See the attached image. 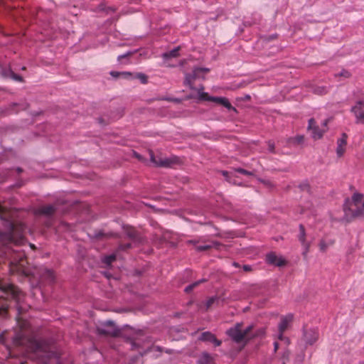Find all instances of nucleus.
Returning a JSON list of instances; mask_svg holds the SVG:
<instances>
[{
    "instance_id": "obj_1",
    "label": "nucleus",
    "mask_w": 364,
    "mask_h": 364,
    "mask_svg": "<svg viewBox=\"0 0 364 364\" xmlns=\"http://www.w3.org/2000/svg\"><path fill=\"white\" fill-rule=\"evenodd\" d=\"M343 211L347 220L361 217L364 215V196L355 193L352 198L347 199L343 205Z\"/></svg>"
},
{
    "instance_id": "obj_2",
    "label": "nucleus",
    "mask_w": 364,
    "mask_h": 364,
    "mask_svg": "<svg viewBox=\"0 0 364 364\" xmlns=\"http://www.w3.org/2000/svg\"><path fill=\"white\" fill-rule=\"evenodd\" d=\"M242 325L237 323L235 327L228 330V335L236 343H240L250 337V333L252 329V326H248L245 330L241 329Z\"/></svg>"
},
{
    "instance_id": "obj_3",
    "label": "nucleus",
    "mask_w": 364,
    "mask_h": 364,
    "mask_svg": "<svg viewBox=\"0 0 364 364\" xmlns=\"http://www.w3.org/2000/svg\"><path fill=\"white\" fill-rule=\"evenodd\" d=\"M99 334L117 336L119 333V330L112 321H107L100 323L97 327Z\"/></svg>"
},
{
    "instance_id": "obj_4",
    "label": "nucleus",
    "mask_w": 364,
    "mask_h": 364,
    "mask_svg": "<svg viewBox=\"0 0 364 364\" xmlns=\"http://www.w3.org/2000/svg\"><path fill=\"white\" fill-rule=\"evenodd\" d=\"M209 71L208 68H195L192 74H186L184 84L188 85L190 89L195 90L193 82L197 78H203L204 75Z\"/></svg>"
},
{
    "instance_id": "obj_5",
    "label": "nucleus",
    "mask_w": 364,
    "mask_h": 364,
    "mask_svg": "<svg viewBox=\"0 0 364 364\" xmlns=\"http://www.w3.org/2000/svg\"><path fill=\"white\" fill-rule=\"evenodd\" d=\"M293 319L292 314H288L285 316L282 317L281 322L278 326L279 333H278V339L281 341L284 342V343L287 346L289 343V340L288 338L283 336V333L287 329L289 323L291 322Z\"/></svg>"
},
{
    "instance_id": "obj_6",
    "label": "nucleus",
    "mask_w": 364,
    "mask_h": 364,
    "mask_svg": "<svg viewBox=\"0 0 364 364\" xmlns=\"http://www.w3.org/2000/svg\"><path fill=\"white\" fill-rule=\"evenodd\" d=\"M0 291L5 294L7 296L18 301L21 296V291L14 284L10 283H3L0 281Z\"/></svg>"
},
{
    "instance_id": "obj_7",
    "label": "nucleus",
    "mask_w": 364,
    "mask_h": 364,
    "mask_svg": "<svg viewBox=\"0 0 364 364\" xmlns=\"http://www.w3.org/2000/svg\"><path fill=\"white\" fill-rule=\"evenodd\" d=\"M298 240L301 242V244L303 247V249H304L302 255H304V257H306V255L309 251V248L311 246V242L307 241L306 240V231H305V228L303 225H299V232L298 235Z\"/></svg>"
},
{
    "instance_id": "obj_8",
    "label": "nucleus",
    "mask_w": 364,
    "mask_h": 364,
    "mask_svg": "<svg viewBox=\"0 0 364 364\" xmlns=\"http://www.w3.org/2000/svg\"><path fill=\"white\" fill-rule=\"evenodd\" d=\"M356 118V123H364V100L358 101L356 105L351 108Z\"/></svg>"
},
{
    "instance_id": "obj_9",
    "label": "nucleus",
    "mask_w": 364,
    "mask_h": 364,
    "mask_svg": "<svg viewBox=\"0 0 364 364\" xmlns=\"http://www.w3.org/2000/svg\"><path fill=\"white\" fill-rule=\"evenodd\" d=\"M308 129L311 130L312 137L315 139H320L322 137L323 133L326 131V129H320L316 124L315 120L311 118L309 120Z\"/></svg>"
},
{
    "instance_id": "obj_10",
    "label": "nucleus",
    "mask_w": 364,
    "mask_h": 364,
    "mask_svg": "<svg viewBox=\"0 0 364 364\" xmlns=\"http://www.w3.org/2000/svg\"><path fill=\"white\" fill-rule=\"evenodd\" d=\"M266 259L269 264L277 267H282L286 264V261L282 257L278 256L274 252L267 254L266 256Z\"/></svg>"
},
{
    "instance_id": "obj_11",
    "label": "nucleus",
    "mask_w": 364,
    "mask_h": 364,
    "mask_svg": "<svg viewBox=\"0 0 364 364\" xmlns=\"http://www.w3.org/2000/svg\"><path fill=\"white\" fill-rule=\"evenodd\" d=\"M304 337L307 344L312 345L317 341L318 333L316 329H309L304 331Z\"/></svg>"
},
{
    "instance_id": "obj_12",
    "label": "nucleus",
    "mask_w": 364,
    "mask_h": 364,
    "mask_svg": "<svg viewBox=\"0 0 364 364\" xmlns=\"http://www.w3.org/2000/svg\"><path fill=\"white\" fill-rule=\"evenodd\" d=\"M203 87L201 85L200 88H198V95L200 100H206V101H211L214 102L215 103H219L220 101H222V97H210L207 92H204L203 91Z\"/></svg>"
},
{
    "instance_id": "obj_13",
    "label": "nucleus",
    "mask_w": 364,
    "mask_h": 364,
    "mask_svg": "<svg viewBox=\"0 0 364 364\" xmlns=\"http://www.w3.org/2000/svg\"><path fill=\"white\" fill-rule=\"evenodd\" d=\"M151 161L156 166L168 167L171 166L172 161L169 159H157L152 153L150 154Z\"/></svg>"
},
{
    "instance_id": "obj_14",
    "label": "nucleus",
    "mask_w": 364,
    "mask_h": 364,
    "mask_svg": "<svg viewBox=\"0 0 364 364\" xmlns=\"http://www.w3.org/2000/svg\"><path fill=\"white\" fill-rule=\"evenodd\" d=\"M124 232L127 236V237L132 240L134 242L140 243L141 242V239L139 236L138 232L132 227H124Z\"/></svg>"
},
{
    "instance_id": "obj_15",
    "label": "nucleus",
    "mask_w": 364,
    "mask_h": 364,
    "mask_svg": "<svg viewBox=\"0 0 364 364\" xmlns=\"http://www.w3.org/2000/svg\"><path fill=\"white\" fill-rule=\"evenodd\" d=\"M55 205H46L39 208L38 213L47 217L52 216L56 211Z\"/></svg>"
},
{
    "instance_id": "obj_16",
    "label": "nucleus",
    "mask_w": 364,
    "mask_h": 364,
    "mask_svg": "<svg viewBox=\"0 0 364 364\" xmlns=\"http://www.w3.org/2000/svg\"><path fill=\"white\" fill-rule=\"evenodd\" d=\"M110 75L115 78L122 77L127 80L133 79L134 74L130 72H117L112 71Z\"/></svg>"
},
{
    "instance_id": "obj_17",
    "label": "nucleus",
    "mask_w": 364,
    "mask_h": 364,
    "mask_svg": "<svg viewBox=\"0 0 364 364\" xmlns=\"http://www.w3.org/2000/svg\"><path fill=\"white\" fill-rule=\"evenodd\" d=\"M220 245V243L218 242H211L209 244L203 245H197L196 249L198 252L206 251L213 247H218Z\"/></svg>"
},
{
    "instance_id": "obj_18",
    "label": "nucleus",
    "mask_w": 364,
    "mask_h": 364,
    "mask_svg": "<svg viewBox=\"0 0 364 364\" xmlns=\"http://www.w3.org/2000/svg\"><path fill=\"white\" fill-rule=\"evenodd\" d=\"M179 50H180V47H176L174 49H173L168 52L164 53L162 54V58L164 60H168V59H170L172 58H176L178 55Z\"/></svg>"
},
{
    "instance_id": "obj_19",
    "label": "nucleus",
    "mask_w": 364,
    "mask_h": 364,
    "mask_svg": "<svg viewBox=\"0 0 364 364\" xmlns=\"http://www.w3.org/2000/svg\"><path fill=\"white\" fill-rule=\"evenodd\" d=\"M212 357L208 353H203L201 354L198 362L199 364H210L212 363Z\"/></svg>"
},
{
    "instance_id": "obj_20",
    "label": "nucleus",
    "mask_w": 364,
    "mask_h": 364,
    "mask_svg": "<svg viewBox=\"0 0 364 364\" xmlns=\"http://www.w3.org/2000/svg\"><path fill=\"white\" fill-rule=\"evenodd\" d=\"M304 137L303 135H298L295 137H291L288 139L287 143L294 144V145H298L301 144L304 142Z\"/></svg>"
},
{
    "instance_id": "obj_21",
    "label": "nucleus",
    "mask_w": 364,
    "mask_h": 364,
    "mask_svg": "<svg viewBox=\"0 0 364 364\" xmlns=\"http://www.w3.org/2000/svg\"><path fill=\"white\" fill-rule=\"evenodd\" d=\"M43 277L49 282H53L55 279L54 273L50 269H46L43 272Z\"/></svg>"
},
{
    "instance_id": "obj_22",
    "label": "nucleus",
    "mask_w": 364,
    "mask_h": 364,
    "mask_svg": "<svg viewBox=\"0 0 364 364\" xmlns=\"http://www.w3.org/2000/svg\"><path fill=\"white\" fill-rule=\"evenodd\" d=\"M215 337V336L213 333L207 331L203 333L200 338L201 341L213 342V341H214Z\"/></svg>"
},
{
    "instance_id": "obj_23",
    "label": "nucleus",
    "mask_w": 364,
    "mask_h": 364,
    "mask_svg": "<svg viewBox=\"0 0 364 364\" xmlns=\"http://www.w3.org/2000/svg\"><path fill=\"white\" fill-rule=\"evenodd\" d=\"M116 258H117V254L116 253H114V254H112L110 255H108V256H106L104 257L103 259V262L109 266L114 261L116 260Z\"/></svg>"
},
{
    "instance_id": "obj_24",
    "label": "nucleus",
    "mask_w": 364,
    "mask_h": 364,
    "mask_svg": "<svg viewBox=\"0 0 364 364\" xmlns=\"http://www.w3.org/2000/svg\"><path fill=\"white\" fill-rule=\"evenodd\" d=\"M218 104L222 105L229 110L237 112L236 109L231 105L228 100L225 97H222V101H220Z\"/></svg>"
},
{
    "instance_id": "obj_25",
    "label": "nucleus",
    "mask_w": 364,
    "mask_h": 364,
    "mask_svg": "<svg viewBox=\"0 0 364 364\" xmlns=\"http://www.w3.org/2000/svg\"><path fill=\"white\" fill-rule=\"evenodd\" d=\"M333 244V242H326L325 240H322L320 241L319 244H318V247H319V250L320 251L324 252L326 251V250L328 249V247L331 245Z\"/></svg>"
},
{
    "instance_id": "obj_26",
    "label": "nucleus",
    "mask_w": 364,
    "mask_h": 364,
    "mask_svg": "<svg viewBox=\"0 0 364 364\" xmlns=\"http://www.w3.org/2000/svg\"><path fill=\"white\" fill-rule=\"evenodd\" d=\"M134 78L139 79L143 84L147 82V76L141 73L134 74L133 79Z\"/></svg>"
},
{
    "instance_id": "obj_27",
    "label": "nucleus",
    "mask_w": 364,
    "mask_h": 364,
    "mask_svg": "<svg viewBox=\"0 0 364 364\" xmlns=\"http://www.w3.org/2000/svg\"><path fill=\"white\" fill-rule=\"evenodd\" d=\"M204 282V279H202V280H198L188 286H187L186 288H185V291L187 292V293H189L190 291H191L193 288H195L196 286H198L199 284H200L201 282Z\"/></svg>"
},
{
    "instance_id": "obj_28",
    "label": "nucleus",
    "mask_w": 364,
    "mask_h": 364,
    "mask_svg": "<svg viewBox=\"0 0 364 364\" xmlns=\"http://www.w3.org/2000/svg\"><path fill=\"white\" fill-rule=\"evenodd\" d=\"M347 135L346 134L343 133L342 134V137L338 139V141H337V145H340L341 146H346L347 144Z\"/></svg>"
},
{
    "instance_id": "obj_29",
    "label": "nucleus",
    "mask_w": 364,
    "mask_h": 364,
    "mask_svg": "<svg viewBox=\"0 0 364 364\" xmlns=\"http://www.w3.org/2000/svg\"><path fill=\"white\" fill-rule=\"evenodd\" d=\"M345 151H346V147L345 146H340V145H337L336 154H337V156L338 157L343 156V155L345 153Z\"/></svg>"
},
{
    "instance_id": "obj_30",
    "label": "nucleus",
    "mask_w": 364,
    "mask_h": 364,
    "mask_svg": "<svg viewBox=\"0 0 364 364\" xmlns=\"http://www.w3.org/2000/svg\"><path fill=\"white\" fill-rule=\"evenodd\" d=\"M314 92L317 95H323L327 92V90L325 87H317L314 89Z\"/></svg>"
},
{
    "instance_id": "obj_31",
    "label": "nucleus",
    "mask_w": 364,
    "mask_h": 364,
    "mask_svg": "<svg viewBox=\"0 0 364 364\" xmlns=\"http://www.w3.org/2000/svg\"><path fill=\"white\" fill-rule=\"evenodd\" d=\"M218 299L217 297H211L210 298L205 304L206 309H209L216 301H218Z\"/></svg>"
},
{
    "instance_id": "obj_32",
    "label": "nucleus",
    "mask_w": 364,
    "mask_h": 364,
    "mask_svg": "<svg viewBox=\"0 0 364 364\" xmlns=\"http://www.w3.org/2000/svg\"><path fill=\"white\" fill-rule=\"evenodd\" d=\"M10 77H11L13 80L21 82L23 80V78L21 76L14 73V72L10 71Z\"/></svg>"
},
{
    "instance_id": "obj_33",
    "label": "nucleus",
    "mask_w": 364,
    "mask_h": 364,
    "mask_svg": "<svg viewBox=\"0 0 364 364\" xmlns=\"http://www.w3.org/2000/svg\"><path fill=\"white\" fill-rule=\"evenodd\" d=\"M268 150L270 153H275V145L274 143L272 141H268Z\"/></svg>"
},
{
    "instance_id": "obj_34",
    "label": "nucleus",
    "mask_w": 364,
    "mask_h": 364,
    "mask_svg": "<svg viewBox=\"0 0 364 364\" xmlns=\"http://www.w3.org/2000/svg\"><path fill=\"white\" fill-rule=\"evenodd\" d=\"M299 188L301 191H306L307 192H309V185L308 182L305 181V182L300 183Z\"/></svg>"
},
{
    "instance_id": "obj_35",
    "label": "nucleus",
    "mask_w": 364,
    "mask_h": 364,
    "mask_svg": "<svg viewBox=\"0 0 364 364\" xmlns=\"http://www.w3.org/2000/svg\"><path fill=\"white\" fill-rule=\"evenodd\" d=\"M131 247H132L131 243L122 244V245H119L117 251L127 250L131 248Z\"/></svg>"
},
{
    "instance_id": "obj_36",
    "label": "nucleus",
    "mask_w": 364,
    "mask_h": 364,
    "mask_svg": "<svg viewBox=\"0 0 364 364\" xmlns=\"http://www.w3.org/2000/svg\"><path fill=\"white\" fill-rule=\"evenodd\" d=\"M148 352H159V353H161L162 351V348L159 346H151V348H149L148 350H147Z\"/></svg>"
},
{
    "instance_id": "obj_37",
    "label": "nucleus",
    "mask_w": 364,
    "mask_h": 364,
    "mask_svg": "<svg viewBox=\"0 0 364 364\" xmlns=\"http://www.w3.org/2000/svg\"><path fill=\"white\" fill-rule=\"evenodd\" d=\"M290 352L288 350H285L282 354V360L288 361L289 359Z\"/></svg>"
},
{
    "instance_id": "obj_38",
    "label": "nucleus",
    "mask_w": 364,
    "mask_h": 364,
    "mask_svg": "<svg viewBox=\"0 0 364 364\" xmlns=\"http://www.w3.org/2000/svg\"><path fill=\"white\" fill-rule=\"evenodd\" d=\"M236 171L238 172V173H240L242 174H245V175H247V176H252V172H250L245 169H243V168H237L236 169Z\"/></svg>"
},
{
    "instance_id": "obj_39",
    "label": "nucleus",
    "mask_w": 364,
    "mask_h": 364,
    "mask_svg": "<svg viewBox=\"0 0 364 364\" xmlns=\"http://www.w3.org/2000/svg\"><path fill=\"white\" fill-rule=\"evenodd\" d=\"M133 54V52H131V51H128L126 53L123 54V55H120L118 56V60L119 61H121L122 58H127V57H129L130 55H132Z\"/></svg>"
},
{
    "instance_id": "obj_40",
    "label": "nucleus",
    "mask_w": 364,
    "mask_h": 364,
    "mask_svg": "<svg viewBox=\"0 0 364 364\" xmlns=\"http://www.w3.org/2000/svg\"><path fill=\"white\" fill-rule=\"evenodd\" d=\"M7 311V309L4 305L0 306V316H5Z\"/></svg>"
},
{
    "instance_id": "obj_41",
    "label": "nucleus",
    "mask_w": 364,
    "mask_h": 364,
    "mask_svg": "<svg viewBox=\"0 0 364 364\" xmlns=\"http://www.w3.org/2000/svg\"><path fill=\"white\" fill-rule=\"evenodd\" d=\"M339 75L343 76L345 77H348L350 76V73L346 70H343L339 74Z\"/></svg>"
},
{
    "instance_id": "obj_42",
    "label": "nucleus",
    "mask_w": 364,
    "mask_h": 364,
    "mask_svg": "<svg viewBox=\"0 0 364 364\" xmlns=\"http://www.w3.org/2000/svg\"><path fill=\"white\" fill-rule=\"evenodd\" d=\"M212 343H213L215 346H219L221 345V341L220 340H218L215 337Z\"/></svg>"
},
{
    "instance_id": "obj_43",
    "label": "nucleus",
    "mask_w": 364,
    "mask_h": 364,
    "mask_svg": "<svg viewBox=\"0 0 364 364\" xmlns=\"http://www.w3.org/2000/svg\"><path fill=\"white\" fill-rule=\"evenodd\" d=\"M243 269L246 272L251 270V267L249 265H244Z\"/></svg>"
},
{
    "instance_id": "obj_44",
    "label": "nucleus",
    "mask_w": 364,
    "mask_h": 364,
    "mask_svg": "<svg viewBox=\"0 0 364 364\" xmlns=\"http://www.w3.org/2000/svg\"><path fill=\"white\" fill-rule=\"evenodd\" d=\"M329 120H330L329 119H325V120L323 122L322 125H323L324 127H326V126H327V124H328V123Z\"/></svg>"
},
{
    "instance_id": "obj_45",
    "label": "nucleus",
    "mask_w": 364,
    "mask_h": 364,
    "mask_svg": "<svg viewBox=\"0 0 364 364\" xmlns=\"http://www.w3.org/2000/svg\"><path fill=\"white\" fill-rule=\"evenodd\" d=\"M274 350L276 351V350L278 349V348H279V343H278V342L275 341V342L274 343Z\"/></svg>"
},
{
    "instance_id": "obj_46",
    "label": "nucleus",
    "mask_w": 364,
    "mask_h": 364,
    "mask_svg": "<svg viewBox=\"0 0 364 364\" xmlns=\"http://www.w3.org/2000/svg\"><path fill=\"white\" fill-rule=\"evenodd\" d=\"M8 237H9V241H11V242H13V241H14L13 235H11V232H9V236H8Z\"/></svg>"
},
{
    "instance_id": "obj_47",
    "label": "nucleus",
    "mask_w": 364,
    "mask_h": 364,
    "mask_svg": "<svg viewBox=\"0 0 364 364\" xmlns=\"http://www.w3.org/2000/svg\"><path fill=\"white\" fill-rule=\"evenodd\" d=\"M188 243H191V244H193V245H196L198 243V241L196 240H189L188 241Z\"/></svg>"
},
{
    "instance_id": "obj_48",
    "label": "nucleus",
    "mask_w": 364,
    "mask_h": 364,
    "mask_svg": "<svg viewBox=\"0 0 364 364\" xmlns=\"http://www.w3.org/2000/svg\"><path fill=\"white\" fill-rule=\"evenodd\" d=\"M222 173H223V175L224 176H225L226 178H228V173L227 171H222Z\"/></svg>"
},
{
    "instance_id": "obj_49",
    "label": "nucleus",
    "mask_w": 364,
    "mask_h": 364,
    "mask_svg": "<svg viewBox=\"0 0 364 364\" xmlns=\"http://www.w3.org/2000/svg\"><path fill=\"white\" fill-rule=\"evenodd\" d=\"M26 107H27V106H26V105H23L20 109H26Z\"/></svg>"
},
{
    "instance_id": "obj_50",
    "label": "nucleus",
    "mask_w": 364,
    "mask_h": 364,
    "mask_svg": "<svg viewBox=\"0 0 364 364\" xmlns=\"http://www.w3.org/2000/svg\"><path fill=\"white\" fill-rule=\"evenodd\" d=\"M17 171H18V173H20V172H21V171H22V169H21V168H17Z\"/></svg>"
},
{
    "instance_id": "obj_51",
    "label": "nucleus",
    "mask_w": 364,
    "mask_h": 364,
    "mask_svg": "<svg viewBox=\"0 0 364 364\" xmlns=\"http://www.w3.org/2000/svg\"><path fill=\"white\" fill-rule=\"evenodd\" d=\"M166 352L167 353H171V350H168V349H167V350H166Z\"/></svg>"
},
{
    "instance_id": "obj_52",
    "label": "nucleus",
    "mask_w": 364,
    "mask_h": 364,
    "mask_svg": "<svg viewBox=\"0 0 364 364\" xmlns=\"http://www.w3.org/2000/svg\"><path fill=\"white\" fill-rule=\"evenodd\" d=\"M1 211H2V207H1V205H0V213H1Z\"/></svg>"
},
{
    "instance_id": "obj_53",
    "label": "nucleus",
    "mask_w": 364,
    "mask_h": 364,
    "mask_svg": "<svg viewBox=\"0 0 364 364\" xmlns=\"http://www.w3.org/2000/svg\"><path fill=\"white\" fill-rule=\"evenodd\" d=\"M286 362L285 360H282V364H286Z\"/></svg>"
},
{
    "instance_id": "obj_54",
    "label": "nucleus",
    "mask_w": 364,
    "mask_h": 364,
    "mask_svg": "<svg viewBox=\"0 0 364 364\" xmlns=\"http://www.w3.org/2000/svg\"><path fill=\"white\" fill-rule=\"evenodd\" d=\"M21 364H25V363H22Z\"/></svg>"
}]
</instances>
